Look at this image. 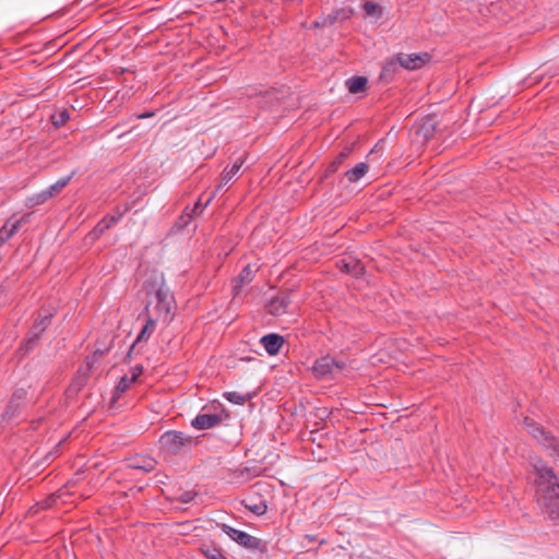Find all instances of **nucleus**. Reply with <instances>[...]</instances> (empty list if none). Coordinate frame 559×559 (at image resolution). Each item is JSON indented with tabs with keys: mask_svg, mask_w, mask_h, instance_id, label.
<instances>
[{
	"mask_svg": "<svg viewBox=\"0 0 559 559\" xmlns=\"http://www.w3.org/2000/svg\"><path fill=\"white\" fill-rule=\"evenodd\" d=\"M534 471L537 476V502L552 524L559 527V477L542 461L534 464Z\"/></svg>",
	"mask_w": 559,
	"mask_h": 559,
	"instance_id": "nucleus-1",
	"label": "nucleus"
},
{
	"mask_svg": "<svg viewBox=\"0 0 559 559\" xmlns=\"http://www.w3.org/2000/svg\"><path fill=\"white\" fill-rule=\"evenodd\" d=\"M146 294V314H175L176 300L173 293L164 283L157 280L147 282L144 286Z\"/></svg>",
	"mask_w": 559,
	"mask_h": 559,
	"instance_id": "nucleus-2",
	"label": "nucleus"
},
{
	"mask_svg": "<svg viewBox=\"0 0 559 559\" xmlns=\"http://www.w3.org/2000/svg\"><path fill=\"white\" fill-rule=\"evenodd\" d=\"M158 442L160 451L165 455L180 454L195 444L193 437L177 430L165 431Z\"/></svg>",
	"mask_w": 559,
	"mask_h": 559,
	"instance_id": "nucleus-3",
	"label": "nucleus"
},
{
	"mask_svg": "<svg viewBox=\"0 0 559 559\" xmlns=\"http://www.w3.org/2000/svg\"><path fill=\"white\" fill-rule=\"evenodd\" d=\"M221 530L239 546L260 554L267 552L266 542L248 534L247 532L231 527L228 524H222Z\"/></svg>",
	"mask_w": 559,
	"mask_h": 559,
	"instance_id": "nucleus-4",
	"label": "nucleus"
},
{
	"mask_svg": "<svg viewBox=\"0 0 559 559\" xmlns=\"http://www.w3.org/2000/svg\"><path fill=\"white\" fill-rule=\"evenodd\" d=\"M50 318L51 317H40L37 319L33 326L31 328L26 340L24 343L20 346L19 352L21 353V356H25L28 354L39 340L41 333L48 328L50 324Z\"/></svg>",
	"mask_w": 559,
	"mask_h": 559,
	"instance_id": "nucleus-5",
	"label": "nucleus"
},
{
	"mask_svg": "<svg viewBox=\"0 0 559 559\" xmlns=\"http://www.w3.org/2000/svg\"><path fill=\"white\" fill-rule=\"evenodd\" d=\"M346 366L345 361L336 360L335 358L326 355L318 358L313 366L312 371L317 378H325L332 376L335 370H342Z\"/></svg>",
	"mask_w": 559,
	"mask_h": 559,
	"instance_id": "nucleus-6",
	"label": "nucleus"
},
{
	"mask_svg": "<svg viewBox=\"0 0 559 559\" xmlns=\"http://www.w3.org/2000/svg\"><path fill=\"white\" fill-rule=\"evenodd\" d=\"M129 205L126 204L123 206H117L115 209V214L112 215H106L104 216L98 223L97 225L94 227L92 234L94 235V237H99L102 236L106 230H108L109 228H111L114 225H116L123 216L124 214L129 211Z\"/></svg>",
	"mask_w": 559,
	"mask_h": 559,
	"instance_id": "nucleus-7",
	"label": "nucleus"
},
{
	"mask_svg": "<svg viewBox=\"0 0 559 559\" xmlns=\"http://www.w3.org/2000/svg\"><path fill=\"white\" fill-rule=\"evenodd\" d=\"M258 266L247 264L240 273L237 275V277L234 280L231 293L234 298L238 297L242 293V288L247 285H249L258 272Z\"/></svg>",
	"mask_w": 559,
	"mask_h": 559,
	"instance_id": "nucleus-8",
	"label": "nucleus"
},
{
	"mask_svg": "<svg viewBox=\"0 0 559 559\" xmlns=\"http://www.w3.org/2000/svg\"><path fill=\"white\" fill-rule=\"evenodd\" d=\"M289 304V294L281 292L266 302V311L269 314H283L288 311Z\"/></svg>",
	"mask_w": 559,
	"mask_h": 559,
	"instance_id": "nucleus-9",
	"label": "nucleus"
},
{
	"mask_svg": "<svg viewBox=\"0 0 559 559\" xmlns=\"http://www.w3.org/2000/svg\"><path fill=\"white\" fill-rule=\"evenodd\" d=\"M428 57V53H399L396 60L402 68L417 70L426 63Z\"/></svg>",
	"mask_w": 559,
	"mask_h": 559,
	"instance_id": "nucleus-10",
	"label": "nucleus"
},
{
	"mask_svg": "<svg viewBox=\"0 0 559 559\" xmlns=\"http://www.w3.org/2000/svg\"><path fill=\"white\" fill-rule=\"evenodd\" d=\"M202 411H204V408ZM221 421L222 417L217 414L200 412L191 420V426L197 430H206L217 426Z\"/></svg>",
	"mask_w": 559,
	"mask_h": 559,
	"instance_id": "nucleus-11",
	"label": "nucleus"
},
{
	"mask_svg": "<svg viewBox=\"0 0 559 559\" xmlns=\"http://www.w3.org/2000/svg\"><path fill=\"white\" fill-rule=\"evenodd\" d=\"M336 266L342 273L350 274L357 278L364 275L365 273L364 264L353 257H348L337 261Z\"/></svg>",
	"mask_w": 559,
	"mask_h": 559,
	"instance_id": "nucleus-12",
	"label": "nucleus"
},
{
	"mask_svg": "<svg viewBox=\"0 0 559 559\" xmlns=\"http://www.w3.org/2000/svg\"><path fill=\"white\" fill-rule=\"evenodd\" d=\"M29 215H24L19 219H8L0 228V245L5 243L22 226L28 221Z\"/></svg>",
	"mask_w": 559,
	"mask_h": 559,
	"instance_id": "nucleus-13",
	"label": "nucleus"
},
{
	"mask_svg": "<svg viewBox=\"0 0 559 559\" xmlns=\"http://www.w3.org/2000/svg\"><path fill=\"white\" fill-rule=\"evenodd\" d=\"M284 337L276 333H270L261 337L260 343L264 347L265 352L270 356H275L280 353L283 344Z\"/></svg>",
	"mask_w": 559,
	"mask_h": 559,
	"instance_id": "nucleus-14",
	"label": "nucleus"
},
{
	"mask_svg": "<svg viewBox=\"0 0 559 559\" xmlns=\"http://www.w3.org/2000/svg\"><path fill=\"white\" fill-rule=\"evenodd\" d=\"M157 461L148 455H136L130 459L128 466L132 469H138L144 473H150L155 469Z\"/></svg>",
	"mask_w": 559,
	"mask_h": 559,
	"instance_id": "nucleus-15",
	"label": "nucleus"
},
{
	"mask_svg": "<svg viewBox=\"0 0 559 559\" xmlns=\"http://www.w3.org/2000/svg\"><path fill=\"white\" fill-rule=\"evenodd\" d=\"M245 163V158H238L230 168H225L221 176V183L216 187L215 192L224 188L239 173Z\"/></svg>",
	"mask_w": 559,
	"mask_h": 559,
	"instance_id": "nucleus-16",
	"label": "nucleus"
},
{
	"mask_svg": "<svg viewBox=\"0 0 559 559\" xmlns=\"http://www.w3.org/2000/svg\"><path fill=\"white\" fill-rule=\"evenodd\" d=\"M524 425L528 431L530 435H532L536 440L538 441H549V442H552V444H555L554 440L550 439L546 431L544 430V428L539 425H537L536 423H534V420L530 419L528 417H526L524 419ZM550 443L547 444V447L549 445Z\"/></svg>",
	"mask_w": 559,
	"mask_h": 559,
	"instance_id": "nucleus-17",
	"label": "nucleus"
},
{
	"mask_svg": "<svg viewBox=\"0 0 559 559\" xmlns=\"http://www.w3.org/2000/svg\"><path fill=\"white\" fill-rule=\"evenodd\" d=\"M155 326H156L155 320L150 317L148 320L146 321V323L144 324V326L141 329V331H140L139 335L136 336L135 341L131 345L130 350L128 353V356L131 355V352L133 350V348L138 344H140L142 342H147L148 341V338L151 337V335L153 334V332L155 330Z\"/></svg>",
	"mask_w": 559,
	"mask_h": 559,
	"instance_id": "nucleus-18",
	"label": "nucleus"
},
{
	"mask_svg": "<svg viewBox=\"0 0 559 559\" xmlns=\"http://www.w3.org/2000/svg\"><path fill=\"white\" fill-rule=\"evenodd\" d=\"M115 335L112 333H106L103 337H99L95 343L96 356L106 355L114 346Z\"/></svg>",
	"mask_w": 559,
	"mask_h": 559,
	"instance_id": "nucleus-19",
	"label": "nucleus"
},
{
	"mask_svg": "<svg viewBox=\"0 0 559 559\" xmlns=\"http://www.w3.org/2000/svg\"><path fill=\"white\" fill-rule=\"evenodd\" d=\"M215 191L213 192V194L206 200L205 203H202L201 200H199L194 206L192 209H190L189 206H187L185 209V212H183V215L180 217L181 219H185V225H187L190 219L194 216V215H199L203 212V210L211 203V201L213 200L214 195H215Z\"/></svg>",
	"mask_w": 559,
	"mask_h": 559,
	"instance_id": "nucleus-20",
	"label": "nucleus"
},
{
	"mask_svg": "<svg viewBox=\"0 0 559 559\" xmlns=\"http://www.w3.org/2000/svg\"><path fill=\"white\" fill-rule=\"evenodd\" d=\"M367 83V78L355 75L347 79L345 84L350 94H358L365 91Z\"/></svg>",
	"mask_w": 559,
	"mask_h": 559,
	"instance_id": "nucleus-21",
	"label": "nucleus"
},
{
	"mask_svg": "<svg viewBox=\"0 0 559 559\" xmlns=\"http://www.w3.org/2000/svg\"><path fill=\"white\" fill-rule=\"evenodd\" d=\"M368 169H369L368 164L361 162V163H358L357 165H355L353 168L348 169L345 173V177L347 178V180L349 182H357L367 174Z\"/></svg>",
	"mask_w": 559,
	"mask_h": 559,
	"instance_id": "nucleus-22",
	"label": "nucleus"
},
{
	"mask_svg": "<svg viewBox=\"0 0 559 559\" xmlns=\"http://www.w3.org/2000/svg\"><path fill=\"white\" fill-rule=\"evenodd\" d=\"M73 177V174L62 177L59 180H57L53 185L49 186L47 189H45L48 193V197L53 198L61 193V191L69 185Z\"/></svg>",
	"mask_w": 559,
	"mask_h": 559,
	"instance_id": "nucleus-23",
	"label": "nucleus"
},
{
	"mask_svg": "<svg viewBox=\"0 0 559 559\" xmlns=\"http://www.w3.org/2000/svg\"><path fill=\"white\" fill-rule=\"evenodd\" d=\"M223 396L225 397V400L236 405H243L252 397L250 393L243 394L237 391L224 392Z\"/></svg>",
	"mask_w": 559,
	"mask_h": 559,
	"instance_id": "nucleus-24",
	"label": "nucleus"
},
{
	"mask_svg": "<svg viewBox=\"0 0 559 559\" xmlns=\"http://www.w3.org/2000/svg\"><path fill=\"white\" fill-rule=\"evenodd\" d=\"M49 199H50V197H48L47 191L43 190L40 192L34 193V194L27 197L25 200V205H26V207L32 209V207H35V206L46 203Z\"/></svg>",
	"mask_w": 559,
	"mask_h": 559,
	"instance_id": "nucleus-25",
	"label": "nucleus"
},
{
	"mask_svg": "<svg viewBox=\"0 0 559 559\" xmlns=\"http://www.w3.org/2000/svg\"><path fill=\"white\" fill-rule=\"evenodd\" d=\"M436 131V122L432 118H427L424 120V122L420 124L418 129V133L423 135L425 140H428L433 135Z\"/></svg>",
	"mask_w": 559,
	"mask_h": 559,
	"instance_id": "nucleus-26",
	"label": "nucleus"
},
{
	"mask_svg": "<svg viewBox=\"0 0 559 559\" xmlns=\"http://www.w3.org/2000/svg\"><path fill=\"white\" fill-rule=\"evenodd\" d=\"M362 9L368 16L373 17L376 20L380 19L383 14L382 7L372 1H366L362 5Z\"/></svg>",
	"mask_w": 559,
	"mask_h": 559,
	"instance_id": "nucleus-27",
	"label": "nucleus"
},
{
	"mask_svg": "<svg viewBox=\"0 0 559 559\" xmlns=\"http://www.w3.org/2000/svg\"><path fill=\"white\" fill-rule=\"evenodd\" d=\"M21 407L22 406L20 405V403L15 404V400L11 399L5 411L2 413V419L3 420L13 419L19 414Z\"/></svg>",
	"mask_w": 559,
	"mask_h": 559,
	"instance_id": "nucleus-28",
	"label": "nucleus"
},
{
	"mask_svg": "<svg viewBox=\"0 0 559 559\" xmlns=\"http://www.w3.org/2000/svg\"><path fill=\"white\" fill-rule=\"evenodd\" d=\"M70 119V114L67 109L59 110L51 116L52 124L61 127L66 124Z\"/></svg>",
	"mask_w": 559,
	"mask_h": 559,
	"instance_id": "nucleus-29",
	"label": "nucleus"
},
{
	"mask_svg": "<svg viewBox=\"0 0 559 559\" xmlns=\"http://www.w3.org/2000/svg\"><path fill=\"white\" fill-rule=\"evenodd\" d=\"M132 383L133 382L129 379V376L121 377L118 384L115 388L116 394L120 395L121 393H124Z\"/></svg>",
	"mask_w": 559,
	"mask_h": 559,
	"instance_id": "nucleus-30",
	"label": "nucleus"
},
{
	"mask_svg": "<svg viewBox=\"0 0 559 559\" xmlns=\"http://www.w3.org/2000/svg\"><path fill=\"white\" fill-rule=\"evenodd\" d=\"M56 501H57V497L50 496L47 499H45V500H43L40 502H37L31 509V511L37 512L39 509H49V508H51L55 504Z\"/></svg>",
	"mask_w": 559,
	"mask_h": 559,
	"instance_id": "nucleus-31",
	"label": "nucleus"
},
{
	"mask_svg": "<svg viewBox=\"0 0 559 559\" xmlns=\"http://www.w3.org/2000/svg\"><path fill=\"white\" fill-rule=\"evenodd\" d=\"M347 157V153L343 152L341 153L337 158L332 162L329 167H328V171L329 173H334L337 170L338 166L343 163V160Z\"/></svg>",
	"mask_w": 559,
	"mask_h": 559,
	"instance_id": "nucleus-32",
	"label": "nucleus"
},
{
	"mask_svg": "<svg viewBox=\"0 0 559 559\" xmlns=\"http://www.w3.org/2000/svg\"><path fill=\"white\" fill-rule=\"evenodd\" d=\"M204 555L209 559H227L219 549L211 548L204 551Z\"/></svg>",
	"mask_w": 559,
	"mask_h": 559,
	"instance_id": "nucleus-33",
	"label": "nucleus"
},
{
	"mask_svg": "<svg viewBox=\"0 0 559 559\" xmlns=\"http://www.w3.org/2000/svg\"><path fill=\"white\" fill-rule=\"evenodd\" d=\"M142 372H143V367L141 365H135L131 368V376L129 377V379L132 382H135L136 379L142 374Z\"/></svg>",
	"mask_w": 559,
	"mask_h": 559,
	"instance_id": "nucleus-34",
	"label": "nucleus"
},
{
	"mask_svg": "<svg viewBox=\"0 0 559 559\" xmlns=\"http://www.w3.org/2000/svg\"><path fill=\"white\" fill-rule=\"evenodd\" d=\"M247 508L257 515H261V514L265 513V511H266V506L262 504V503L254 504V506H247Z\"/></svg>",
	"mask_w": 559,
	"mask_h": 559,
	"instance_id": "nucleus-35",
	"label": "nucleus"
},
{
	"mask_svg": "<svg viewBox=\"0 0 559 559\" xmlns=\"http://www.w3.org/2000/svg\"><path fill=\"white\" fill-rule=\"evenodd\" d=\"M25 397H26V391H25V390H23V389H21V390L16 391V392L13 394V396H12V399H14V400H15V404L20 403V405H21V406H22V404H23V400H24Z\"/></svg>",
	"mask_w": 559,
	"mask_h": 559,
	"instance_id": "nucleus-36",
	"label": "nucleus"
},
{
	"mask_svg": "<svg viewBox=\"0 0 559 559\" xmlns=\"http://www.w3.org/2000/svg\"><path fill=\"white\" fill-rule=\"evenodd\" d=\"M193 497H194L193 493H191L190 491H187L180 496V501L183 503H189L193 500Z\"/></svg>",
	"mask_w": 559,
	"mask_h": 559,
	"instance_id": "nucleus-37",
	"label": "nucleus"
},
{
	"mask_svg": "<svg viewBox=\"0 0 559 559\" xmlns=\"http://www.w3.org/2000/svg\"><path fill=\"white\" fill-rule=\"evenodd\" d=\"M548 447L551 448L552 455H555L559 460V444H557V443L552 444V442H550V444Z\"/></svg>",
	"mask_w": 559,
	"mask_h": 559,
	"instance_id": "nucleus-38",
	"label": "nucleus"
},
{
	"mask_svg": "<svg viewBox=\"0 0 559 559\" xmlns=\"http://www.w3.org/2000/svg\"><path fill=\"white\" fill-rule=\"evenodd\" d=\"M155 114L153 111H145L136 116L138 119H146L153 117Z\"/></svg>",
	"mask_w": 559,
	"mask_h": 559,
	"instance_id": "nucleus-39",
	"label": "nucleus"
},
{
	"mask_svg": "<svg viewBox=\"0 0 559 559\" xmlns=\"http://www.w3.org/2000/svg\"><path fill=\"white\" fill-rule=\"evenodd\" d=\"M305 538L308 539L309 542H314L317 539V536L307 534V535H305Z\"/></svg>",
	"mask_w": 559,
	"mask_h": 559,
	"instance_id": "nucleus-40",
	"label": "nucleus"
},
{
	"mask_svg": "<svg viewBox=\"0 0 559 559\" xmlns=\"http://www.w3.org/2000/svg\"><path fill=\"white\" fill-rule=\"evenodd\" d=\"M323 25H324V22H322V23H321V22H319V21H314V22H313V26H314V27H321V26H323Z\"/></svg>",
	"mask_w": 559,
	"mask_h": 559,
	"instance_id": "nucleus-41",
	"label": "nucleus"
}]
</instances>
